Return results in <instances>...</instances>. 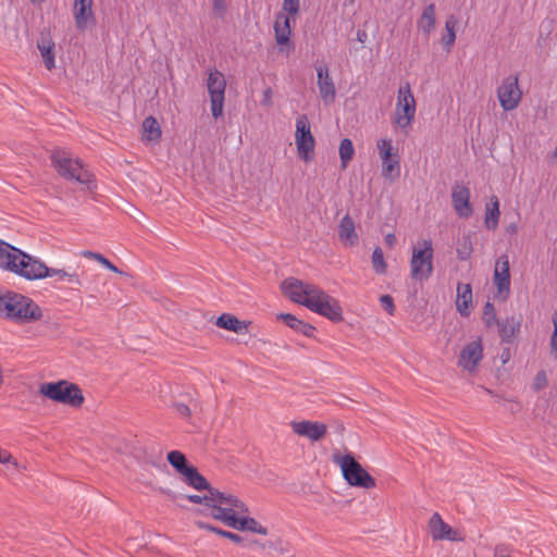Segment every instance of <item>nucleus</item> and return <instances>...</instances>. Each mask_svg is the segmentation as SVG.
<instances>
[{
    "instance_id": "obj_8",
    "label": "nucleus",
    "mask_w": 557,
    "mask_h": 557,
    "mask_svg": "<svg viewBox=\"0 0 557 557\" xmlns=\"http://www.w3.org/2000/svg\"><path fill=\"white\" fill-rule=\"evenodd\" d=\"M10 272L28 281L47 277V265L38 258L18 249Z\"/></svg>"
},
{
    "instance_id": "obj_7",
    "label": "nucleus",
    "mask_w": 557,
    "mask_h": 557,
    "mask_svg": "<svg viewBox=\"0 0 557 557\" xmlns=\"http://www.w3.org/2000/svg\"><path fill=\"white\" fill-rule=\"evenodd\" d=\"M334 461L341 467L344 479L352 486L372 488L375 486L374 479L362 468V466L350 455L334 456Z\"/></svg>"
},
{
    "instance_id": "obj_14",
    "label": "nucleus",
    "mask_w": 557,
    "mask_h": 557,
    "mask_svg": "<svg viewBox=\"0 0 557 557\" xmlns=\"http://www.w3.org/2000/svg\"><path fill=\"white\" fill-rule=\"evenodd\" d=\"M318 286L313 284L304 283L300 280L290 277L285 280L282 285V292L294 302L307 306L310 300L313 290Z\"/></svg>"
},
{
    "instance_id": "obj_1",
    "label": "nucleus",
    "mask_w": 557,
    "mask_h": 557,
    "mask_svg": "<svg viewBox=\"0 0 557 557\" xmlns=\"http://www.w3.org/2000/svg\"><path fill=\"white\" fill-rule=\"evenodd\" d=\"M0 315L17 323H29L41 319L39 306L30 298L13 293L0 290Z\"/></svg>"
},
{
    "instance_id": "obj_47",
    "label": "nucleus",
    "mask_w": 557,
    "mask_h": 557,
    "mask_svg": "<svg viewBox=\"0 0 557 557\" xmlns=\"http://www.w3.org/2000/svg\"><path fill=\"white\" fill-rule=\"evenodd\" d=\"M218 535L226 537L236 544H244V539L236 533L220 529Z\"/></svg>"
},
{
    "instance_id": "obj_39",
    "label": "nucleus",
    "mask_w": 557,
    "mask_h": 557,
    "mask_svg": "<svg viewBox=\"0 0 557 557\" xmlns=\"http://www.w3.org/2000/svg\"><path fill=\"white\" fill-rule=\"evenodd\" d=\"M373 269L377 274H384L386 272L387 264L384 260L383 251L380 247H376L372 253Z\"/></svg>"
},
{
    "instance_id": "obj_55",
    "label": "nucleus",
    "mask_w": 557,
    "mask_h": 557,
    "mask_svg": "<svg viewBox=\"0 0 557 557\" xmlns=\"http://www.w3.org/2000/svg\"><path fill=\"white\" fill-rule=\"evenodd\" d=\"M397 243V238L395 236V234L393 233H389L385 236V244L389 247V248H393Z\"/></svg>"
},
{
    "instance_id": "obj_43",
    "label": "nucleus",
    "mask_w": 557,
    "mask_h": 557,
    "mask_svg": "<svg viewBox=\"0 0 557 557\" xmlns=\"http://www.w3.org/2000/svg\"><path fill=\"white\" fill-rule=\"evenodd\" d=\"M228 0H212L213 13L218 18H224Z\"/></svg>"
},
{
    "instance_id": "obj_61",
    "label": "nucleus",
    "mask_w": 557,
    "mask_h": 557,
    "mask_svg": "<svg viewBox=\"0 0 557 557\" xmlns=\"http://www.w3.org/2000/svg\"><path fill=\"white\" fill-rule=\"evenodd\" d=\"M253 544H256V542H255V541H249L246 545H247V546H252Z\"/></svg>"
},
{
    "instance_id": "obj_36",
    "label": "nucleus",
    "mask_w": 557,
    "mask_h": 557,
    "mask_svg": "<svg viewBox=\"0 0 557 557\" xmlns=\"http://www.w3.org/2000/svg\"><path fill=\"white\" fill-rule=\"evenodd\" d=\"M456 25H457V20L455 18V16H449L447 20H446V23H445V28H446V35L443 37V45L445 47V49L447 51L450 50V48L453 47V45L455 44V40H456V34H455V28H456Z\"/></svg>"
},
{
    "instance_id": "obj_15",
    "label": "nucleus",
    "mask_w": 557,
    "mask_h": 557,
    "mask_svg": "<svg viewBox=\"0 0 557 557\" xmlns=\"http://www.w3.org/2000/svg\"><path fill=\"white\" fill-rule=\"evenodd\" d=\"M451 203L459 218L468 219L473 214V206L470 202V189L466 185L456 183L453 186Z\"/></svg>"
},
{
    "instance_id": "obj_57",
    "label": "nucleus",
    "mask_w": 557,
    "mask_h": 557,
    "mask_svg": "<svg viewBox=\"0 0 557 557\" xmlns=\"http://www.w3.org/2000/svg\"><path fill=\"white\" fill-rule=\"evenodd\" d=\"M12 460L11 454L0 449V463H9Z\"/></svg>"
},
{
    "instance_id": "obj_2",
    "label": "nucleus",
    "mask_w": 557,
    "mask_h": 557,
    "mask_svg": "<svg viewBox=\"0 0 557 557\" xmlns=\"http://www.w3.org/2000/svg\"><path fill=\"white\" fill-rule=\"evenodd\" d=\"M209 499V515L227 527L233 525L239 515L248 513V507L245 503L231 493L210 488Z\"/></svg>"
},
{
    "instance_id": "obj_5",
    "label": "nucleus",
    "mask_w": 557,
    "mask_h": 557,
    "mask_svg": "<svg viewBox=\"0 0 557 557\" xmlns=\"http://www.w3.org/2000/svg\"><path fill=\"white\" fill-rule=\"evenodd\" d=\"M433 243L424 238L412 246L410 275L416 281L428 280L433 273Z\"/></svg>"
},
{
    "instance_id": "obj_45",
    "label": "nucleus",
    "mask_w": 557,
    "mask_h": 557,
    "mask_svg": "<svg viewBox=\"0 0 557 557\" xmlns=\"http://www.w3.org/2000/svg\"><path fill=\"white\" fill-rule=\"evenodd\" d=\"M380 304L382 308L388 313L393 314L395 311L394 300L389 295H382L380 297Z\"/></svg>"
},
{
    "instance_id": "obj_42",
    "label": "nucleus",
    "mask_w": 557,
    "mask_h": 557,
    "mask_svg": "<svg viewBox=\"0 0 557 557\" xmlns=\"http://www.w3.org/2000/svg\"><path fill=\"white\" fill-rule=\"evenodd\" d=\"M472 252V245L470 239L463 238L460 243L459 247L457 248V256L460 260L466 261L470 258Z\"/></svg>"
},
{
    "instance_id": "obj_56",
    "label": "nucleus",
    "mask_w": 557,
    "mask_h": 557,
    "mask_svg": "<svg viewBox=\"0 0 557 557\" xmlns=\"http://www.w3.org/2000/svg\"><path fill=\"white\" fill-rule=\"evenodd\" d=\"M69 283L71 284H75V285H81L82 282L78 277V275L76 273H69V275H66V280Z\"/></svg>"
},
{
    "instance_id": "obj_48",
    "label": "nucleus",
    "mask_w": 557,
    "mask_h": 557,
    "mask_svg": "<svg viewBox=\"0 0 557 557\" xmlns=\"http://www.w3.org/2000/svg\"><path fill=\"white\" fill-rule=\"evenodd\" d=\"M95 260L112 272H120L114 264H112L107 258H104L101 253H99V256H95Z\"/></svg>"
},
{
    "instance_id": "obj_4",
    "label": "nucleus",
    "mask_w": 557,
    "mask_h": 557,
    "mask_svg": "<svg viewBox=\"0 0 557 557\" xmlns=\"http://www.w3.org/2000/svg\"><path fill=\"white\" fill-rule=\"evenodd\" d=\"M417 112V103L409 83L399 86L397 100L393 115V124L396 129L405 134L411 127Z\"/></svg>"
},
{
    "instance_id": "obj_27",
    "label": "nucleus",
    "mask_w": 557,
    "mask_h": 557,
    "mask_svg": "<svg viewBox=\"0 0 557 557\" xmlns=\"http://www.w3.org/2000/svg\"><path fill=\"white\" fill-rule=\"evenodd\" d=\"M216 325L237 334H245L248 331V324L245 321L238 320L235 315L228 313L221 314L216 320Z\"/></svg>"
},
{
    "instance_id": "obj_18",
    "label": "nucleus",
    "mask_w": 557,
    "mask_h": 557,
    "mask_svg": "<svg viewBox=\"0 0 557 557\" xmlns=\"http://www.w3.org/2000/svg\"><path fill=\"white\" fill-rule=\"evenodd\" d=\"M94 0H74L73 16L77 29L85 30L95 25L96 17L92 10Z\"/></svg>"
},
{
    "instance_id": "obj_58",
    "label": "nucleus",
    "mask_w": 557,
    "mask_h": 557,
    "mask_svg": "<svg viewBox=\"0 0 557 557\" xmlns=\"http://www.w3.org/2000/svg\"><path fill=\"white\" fill-rule=\"evenodd\" d=\"M82 255L86 258H92L95 260V256H99L98 252H92V251H89V250H85L82 252Z\"/></svg>"
},
{
    "instance_id": "obj_52",
    "label": "nucleus",
    "mask_w": 557,
    "mask_h": 557,
    "mask_svg": "<svg viewBox=\"0 0 557 557\" xmlns=\"http://www.w3.org/2000/svg\"><path fill=\"white\" fill-rule=\"evenodd\" d=\"M272 89L270 87L265 88L262 94V104L267 107L272 106Z\"/></svg>"
},
{
    "instance_id": "obj_6",
    "label": "nucleus",
    "mask_w": 557,
    "mask_h": 557,
    "mask_svg": "<svg viewBox=\"0 0 557 557\" xmlns=\"http://www.w3.org/2000/svg\"><path fill=\"white\" fill-rule=\"evenodd\" d=\"M40 393L57 403L79 407L84 401L81 388L73 383L61 380L40 385Z\"/></svg>"
},
{
    "instance_id": "obj_11",
    "label": "nucleus",
    "mask_w": 557,
    "mask_h": 557,
    "mask_svg": "<svg viewBox=\"0 0 557 557\" xmlns=\"http://www.w3.org/2000/svg\"><path fill=\"white\" fill-rule=\"evenodd\" d=\"M295 143L300 159L309 161L313 158L315 140L306 114H300L296 119Z\"/></svg>"
},
{
    "instance_id": "obj_51",
    "label": "nucleus",
    "mask_w": 557,
    "mask_h": 557,
    "mask_svg": "<svg viewBox=\"0 0 557 557\" xmlns=\"http://www.w3.org/2000/svg\"><path fill=\"white\" fill-rule=\"evenodd\" d=\"M174 408H175L176 412L183 417H189V414H190L189 407L183 403H176L174 405Z\"/></svg>"
},
{
    "instance_id": "obj_41",
    "label": "nucleus",
    "mask_w": 557,
    "mask_h": 557,
    "mask_svg": "<svg viewBox=\"0 0 557 557\" xmlns=\"http://www.w3.org/2000/svg\"><path fill=\"white\" fill-rule=\"evenodd\" d=\"M282 9L284 14L293 18L299 13L300 0H283Z\"/></svg>"
},
{
    "instance_id": "obj_34",
    "label": "nucleus",
    "mask_w": 557,
    "mask_h": 557,
    "mask_svg": "<svg viewBox=\"0 0 557 557\" xmlns=\"http://www.w3.org/2000/svg\"><path fill=\"white\" fill-rule=\"evenodd\" d=\"M338 152L341 159V166L343 170H345L355 154L352 141L349 138L342 139Z\"/></svg>"
},
{
    "instance_id": "obj_29",
    "label": "nucleus",
    "mask_w": 557,
    "mask_h": 557,
    "mask_svg": "<svg viewBox=\"0 0 557 557\" xmlns=\"http://www.w3.org/2000/svg\"><path fill=\"white\" fill-rule=\"evenodd\" d=\"M277 318L283 320L290 329L308 337L313 336L315 332V329L312 325L299 320L297 317L290 313H281L277 315Z\"/></svg>"
},
{
    "instance_id": "obj_35",
    "label": "nucleus",
    "mask_w": 557,
    "mask_h": 557,
    "mask_svg": "<svg viewBox=\"0 0 557 557\" xmlns=\"http://www.w3.org/2000/svg\"><path fill=\"white\" fill-rule=\"evenodd\" d=\"M168 461L181 475L185 472V469L190 467L185 455L178 450L170 451L168 454Z\"/></svg>"
},
{
    "instance_id": "obj_16",
    "label": "nucleus",
    "mask_w": 557,
    "mask_h": 557,
    "mask_svg": "<svg viewBox=\"0 0 557 557\" xmlns=\"http://www.w3.org/2000/svg\"><path fill=\"white\" fill-rule=\"evenodd\" d=\"M483 358V347L481 338L467 344L460 351L458 364L469 371L474 372Z\"/></svg>"
},
{
    "instance_id": "obj_13",
    "label": "nucleus",
    "mask_w": 557,
    "mask_h": 557,
    "mask_svg": "<svg viewBox=\"0 0 557 557\" xmlns=\"http://www.w3.org/2000/svg\"><path fill=\"white\" fill-rule=\"evenodd\" d=\"M493 284L496 287V297L505 301L510 295V267L507 255H502L495 262Z\"/></svg>"
},
{
    "instance_id": "obj_17",
    "label": "nucleus",
    "mask_w": 557,
    "mask_h": 557,
    "mask_svg": "<svg viewBox=\"0 0 557 557\" xmlns=\"http://www.w3.org/2000/svg\"><path fill=\"white\" fill-rule=\"evenodd\" d=\"M317 71V86L321 100L324 104H331L336 98V87L333 78L330 75L329 67L325 64L315 66Z\"/></svg>"
},
{
    "instance_id": "obj_19",
    "label": "nucleus",
    "mask_w": 557,
    "mask_h": 557,
    "mask_svg": "<svg viewBox=\"0 0 557 557\" xmlns=\"http://www.w3.org/2000/svg\"><path fill=\"white\" fill-rule=\"evenodd\" d=\"M429 530L431 536L435 541L448 540V541H460L458 532L451 529L440 516V513L434 512L429 520Z\"/></svg>"
},
{
    "instance_id": "obj_44",
    "label": "nucleus",
    "mask_w": 557,
    "mask_h": 557,
    "mask_svg": "<svg viewBox=\"0 0 557 557\" xmlns=\"http://www.w3.org/2000/svg\"><path fill=\"white\" fill-rule=\"evenodd\" d=\"M547 375L545 371H539L534 377L533 387L535 391H541L547 385Z\"/></svg>"
},
{
    "instance_id": "obj_28",
    "label": "nucleus",
    "mask_w": 557,
    "mask_h": 557,
    "mask_svg": "<svg viewBox=\"0 0 557 557\" xmlns=\"http://www.w3.org/2000/svg\"><path fill=\"white\" fill-rule=\"evenodd\" d=\"M230 528L239 531H250L261 535L268 534V530L265 527L261 525L256 519L247 517L245 515H239V517L235 520L234 524L230 525Z\"/></svg>"
},
{
    "instance_id": "obj_38",
    "label": "nucleus",
    "mask_w": 557,
    "mask_h": 557,
    "mask_svg": "<svg viewBox=\"0 0 557 557\" xmlns=\"http://www.w3.org/2000/svg\"><path fill=\"white\" fill-rule=\"evenodd\" d=\"M380 157L382 160H387L388 158H392L396 156V149L393 146L392 139L389 138H383L380 139L376 144Z\"/></svg>"
},
{
    "instance_id": "obj_20",
    "label": "nucleus",
    "mask_w": 557,
    "mask_h": 557,
    "mask_svg": "<svg viewBox=\"0 0 557 557\" xmlns=\"http://www.w3.org/2000/svg\"><path fill=\"white\" fill-rule=\"evenodd\" d=\"M290 425L297 435L307 437L311 441H319L326 433V426L320 422L304 420L299 422L294 421Z\"/></svg>"
},
{
    "instance_id": "obj_60",
    "label": "nucleus",
    "mask_w": 557,
    "mask_h": 557,
    "mask_svg": "<svg viewBox=\"0 0 557 557\" xmlns=\"http://www.w3.org/2000/svg\"><path fill=\"white\" fill-rule=\"evenodd\" d=\"M363 37H366V33H359V34H358V39H359L360 41H363Z\"/></svg>"
},
{
    "instance_id": "obj_3",
    "label": "nucleus",
    "mask_w": 557,
    "mask_h": 557,
    "mask_svg": "<svg viewBox=\"0 0 557 557\" xmlns=\"http://www.w3.org/2000/svg\"><path fill=\"white\" fill-rule=\"evenodd\" d=\"M51 163L63 178L86 185L88 189L92 187L94 180L91 173L79 159L73 158L66 150H54L51 154Z\"/></svg>"
},
{
    "instance_id": "obj_40",
    "label": "nucleus",
    "mask_w": 557,
    "mask_h": 557,
    "mask_svg": "<svg viewBox=\"0 0 557 557\" xmlns=\"http://www.w3.org/2000/svg\"><path fill=\"white\" fill-rule=\"evenodd\" d=\"M482 319H483L484 324L487 327H491V326L499 323V321L497 320V317H496L495 307L490 301H487L484 306Z\"/></svg>"
},
{
    "instance_id": "obj_49",
    "label": "nucleus",
    "mask_w": 557,
    "mask_h": 557,
    "mask_svg": "<svg viewBox=\"0 0 557 557\" xmlns=\"http://www.w3.org/2000/svg\"><path fill=\"white\" fill-rule=\"evenodd\" d=\"M69 272L60 269H51L47 267V277L58 276L59 280H66Z\"/></svg>"
},
{
    "instance_id": "obj_53",
    "label": "nucleus",
    "mask_w": 557,
    "mask_h": 557,
    "mask_svg": "<svg viewBox=\"0 0 557 557\" xmlns=\"http://www.w3.org/2000/svg\"><path fill=\"white\" fill-rule=\"evenodd\" d=\"M494 557H511V556L506 546L497 545L494 549Z\"/></svg>"
},
{
    "instance_id": "obj_37",
    "label": "nucleus",
    "mask_w": 557,
    "mask_h": 557,
    "mask_svg": "<svg viewBox=\"0 0 557 557\" xmlns=\"http://www.w3.org/2000/svg\"><path fill=\"white\" fill-rule=\"evenodd\" d=\"M382 173L386 178H393L394 176L399 175V161L398 159L388 158L387 160H382Z\"/></svg>"
},
{
    "instance_id": "obj_30",
    "label": "nucleus",
    "mask_w": 557,
    "mask_h": 557,
    "mask_svg": "<svg viewBox=\"0 0 557 557\" xmlns=\"http://www.w3.org/2000/svg\"><path fill=\"white\" fill-rule=\"evenodd\" d=\"M499 201L496 197L491 199V203L486 205V212L484 218V225L487 230L494 231L499 222Z\"/></svg>"
},
{
    "instance_id": "obj_62",
    "label": "nucleus",
    "mask_w": 557,
    "mask_h": 557,
    "mask_svg": "<svg viewBox=\"0 0 557 557\" xmlns=\"http://www.w3.org/2000/svg\"><path fill=\"white\" fill-rule=\"evenodd\" d=\"M554 157L557 158V146H556V149L554 151Z\"/></svg>"
},
{
    "instance_id": "obj_31",
    "label": "nucleus",
    "mask_w": 557,
    "mask_h": 557,
    "mask_svg": "<svg viewBox=\"0 0 557 557\" xmlns=\"http://www.w3.org/2000/svg\"><path fill=\"white\" fill-rule=\"evenodd\" d=\"M18 248L0 239V268L10 271Z\"/></svg>"
},
{
    "instance_id": "obj_23",
    "label": "nucleus",
    "mask_w": 557,
    "mask_h": 557,
    "mask_svg": "<svg viewBox=\"0 0 557 557\" xmlns=\"http://www.w3.org/2000/svg\"><path fill=\"white\" fill-rule=\"evenodd\" d=\"M472 305V288L470 284L459 283L457 286L456 309L462 317L470 314Z\"/></svg>"
},
{
    "instance_id": "obj_46",
    "label": "nucleus",
    "mask_w": 557,
    "mask_h": 557,
    "mask_svg": "<svg viewBox=\"0 0 557 557\" xmlns=\"http://www.w3.org/2000/svg\"><path fill=\"white\" fill-rule=\"evenodd\" d=\"M186 498L190 503H194V504H202L203 503L208 509L210 507L209 492H206V494L202 496L196 495V494L187 495Z\"/></svg>"
},
{
    "instance_id": "obj_10",
    "label": "nucleus",
    "mask_w": 557,
    "mask_h": 557,
    "mask_svg": "<svg viewBox=\"0 0 557 557\" xmlns=\"http://www.w3.org/2000/svg\"><path fill=\"white\" fill-rule=\"evenodd\" d=\"M207 89L210 96L212 116H222L225 101L226 79L222 72L216 69L208 71Z\"/></svg>"
},
{
    "instance_id": "obj_50",
    "label": "nucleus",
    "mask_w": 557,
    "mask_h": 557,
    "mask_svg": "<svg viewBox=\"0 0 557 557\" xmlns=\"http://www.w3.org/2000/svg\"><path fill=\"white\" fill-rule=\"evenodd\" d=\"M554 333L550 338L552 354L557 358V317L554 319Z\"/></svg>"
},
{
    "instance_id": "obj_54",
    "label": "nucleus",
    "mask_w": 557,
    "mask_h": 557,
    "mask_svg": "<svg viewBox=\"0 0 557 557\" xmlns=\"http://www.w3.org/2000/svg\"><path fill=\"white\" fill-rule=\"evenodd\" d=\"M197 525H198L200 529H202V530L210 531V532H213V533H215V534H219V530H220V529H219V528H216V527H213V525H211V524H209V523H206V522L199 521V522H197Z\"/></svg>"
},
{
    "instance_id": "obj_32",
    "label": "nucleus",
    "mask_w": 557,
    "mask_h": 557,
    "mask_svg": "<svg viewBox=\"0 0 557 557\" xmlns=\"http://www.w3.org/2000/svg\"><path fill=\"white\" fill-rule=\"evenodd\" d=\"M419 28L429 35L435 26V5L429 4L422 12L418 23Z\"/></svg>"
},
{
    "instance_id": "obj_25",
    "label": "nucleus",
    "mask_w": 557,
    "mask_h": 557,
    "mask_svg": "<svg viewBox=\"0 0 557 557\" xmlns=\"http://www.w3.org/2000/svg\"><path fill=\"white\" fill-rule=\"evenodd\" d=\"M38 50L40 51V54L44 59L45 66L51 71L54 69V42L52 41L51 37L48 34H41L40 39L37 44Z\"/></svg>"
},
{
    "instance_id": "obj_59",
    "label": "nucleus",
    "mask_w": 557,
    "mask_h": 557,
    "mask_svg": "<svg viewBox=\"0 0 557 557\" xmlns=\"http://www.w3.org/2000/svg\"><path fill=\"white\" fill-rule=\"evenodd\" d=\"M507 232L508 233H516L517 232V226L516 224H510L507 226Z\"/></svg>"
},
{
    "instance_id": "obj_33",
    "label": "nucleus",
    "mask_w": 557,
    "mask_h": 557,
    "mask_svg": "<svg viewBox=\"0 0 557 557\" xmlns=\"http://www.w3.org/2000/svg\"><path fill=\"white\" fill-rule=\"evenodd\" d=\"M143 131L145 138L149 141L158 140L161 137L159 123L152 116H148L144 120Z\"/></svg>"
},
{
    "instance_id": "obj_22",
    "label": "nucleus",
    "mask_w": 557,
    "mask_h": 557,
    "mask_svg": "<svg viewBox=\"0 0 557 557\" xmlns=\"http://www.w3.org/2000/svg\"><path fill=\"white\" fill-rule=\"evenodd\" d=\"M274 34L276 44L280 47L289 44L292 26H290V17L284 13H277L274 22Z\"/></svg>"
},
{
    "instance_id": "obj_12",
    "label": "nucleus",
    "mask_w": 557,
    "mask_h": 557,
    "mask_svg": "<svg viewBox=\"0 0 557 557\" xmlns=\"http://www.w3.org/2000/svg\"><path fill=\"white\" fill-rule=\"evenodd\" d=\"M497 98L504 111H512L519 107L522 90L519 86L518 75H509L503 78L497 87Z\"/></svg>"
},
{
    "instance_id": "obj_26",
    "label": "nucleus",
    "mask_w": 557,
    "mask_h": 557,
    "mask_svg": "<svg viewBox=\"0 0 557 557\" xmlns=\"http://www.w3.org/2000/svg\"><path fill=\"white\" fill-rule=\"evenodd\" d=\"M183 481L188 484L189 486L194 487L197 491H206L209 492L210 484L208 483L207 479L199 473V471L194 467L190 466L188 469H185V472L182 474Z\"/></svg>"
},
{
    "instance_id": "obj_21",
    "label": "nucleus",
    "mask_w": 557,
    "mask_h": 557,
    "mask_svg": "<svg viewBox=\"0 0 557 557\" xmlns=\"http://www.w3.org/2000/svg\"><path fill=\"white\" fill-rule=\"evenodd\" d=\"M338 238L344 246L352 247L358 244V234L356 232L355 222L346 214L339 222L338 225Z\"/></svg>"
},
{
    "instance_id": "obj_9",
    "label": "nucleus",
    "mask_w": 557,
    "mask_h": 557,
    "mask_svg": "<svg viewBox=\"0 0 557 557\" xmlns=\"http://www.w3.org/2000/svg\"><path fill=\"white\" fill-rule=\"evenodd\" d=\"M306 307L312 312L332 321H341L343 319V310L339 302L319 286L313 290V295H311Z\"/></svg>"
},
{
    "instance_id": "obj_24",
    "label": "nucleus",
    "mask_w": 557,
    "mask_h": 557,
    "mask_svg": "<svg viewBox=\"0 0 557 557\" xmlns=\"http://www.w3.org/2000/svg\"><path fill=\"white\" fill-rule=\"evenodd\" d=\"M498 333L503 342L511 343L513 337L520 331L521 320L515 317L506 318L498 324Z\"/></svg>"
}]
</instances>
